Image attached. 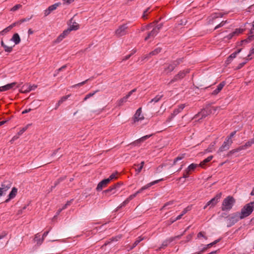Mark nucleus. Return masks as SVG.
<instances>
[{
  "mask_svg": "<svg viewBox=\"0 0 254 254\" xmlns=\"http://www.w3.org/2000/svg\"><path fill=\"white\" fill-rule=\"evenodd\" d=\"M254 210V201L246 204L242 209L239 213L241 217L244 219L250 215Z\"/></svg>",
  "mask_w": 254,
  "mask_h": 254,
  "instance_id": "obj_1",
  "label": "nucleus"
},
{
  "mask_svg": "<svg viewBox=\"0 0 254 254\" xmlns=\"http://www.w3.org/2000/svg\"><path fill=\"white\" fill-rule=\"evenodd\" d=\"M235 203V198L232 196H228L224 199L222 205L221 210L222 211L230 210Z\"/></svg>",
  "mask_w": 254,
  "mask_h": 254,
  "instance_id": "obj_2",
  "label": "nucleus"
},
{
  "mask_svg": "<svg viewBox=\"0 0 254 254\" xmlns=\"http://www.w3.org/2000/svg\"><path fill=\"white\" fill-rule=\"evenodd\" d=\"M182 62V60L181 59H177L175 61H172L170 64H166L164 65V70L162 72L163 74L167 75L169 73L173 71L175 68L178 66L180 63Z\"/></svg>",
  "mask_w": 254,
  "mask_h": 254,
  "instance_id": "obj_3",
  "label": "nucleus"
},
{
  "mask_svg": "<svg viewBox=\"0 0 254 254\" xmlns=\"http://www.w3.org/2000/svg\"><path fill=\"white\" fill-rule=\"evenodd\" d=\"M243 219L241 217L239 212L231 214L227 217L228 226H231L236 223L239 220Z\"/></svg>",
  "mask_w": 254,
  "mask_h": 254,
  "instance_id": "obj_4",
  "label": "nucleus"
},
{
  "mask_svg": "<svg viewBox=\"0 0 254 254\" xmlns=\"http://www.w3.org/2000/svg\"><path fill=\"white\" fill-rule=\"evenodd\" d=\"M123 185L122 182H118L115 184L114 185L111 186L107 190H105L103 192L107 196H109L112 194L116 193L117 190H118L119 188Z\"/></svg>",
  "mask_w": 254,
  "mask_h": 254,
  "instance_id": "obj_5",
  "label": "nucleus"
},
{
  "mask_svg": "<svg viewBox=\"0 0 254 254\" xmlns=\"http://www.w3.org/2000/svg\"><path fill=\"white\" fill-rule=\"evenodd\" d=\"M190 71V69H186L185 70L180 71L178 74L175 75L174 77L170 80L169 84L170 85L175 82L183 79L186 76V74L189 73Z\"/></svg>",
  "mask_w": 254,
  "mask_h": 254,
  "instance_id": "obj_6",
  "label": "nucleus"
},
{
  "mask_svg": "<svg viewBox=\"0 0 254 254\" xmlns=\"http://www.w3.org/2000/svg\"><path fill=\"white\" fill-rule=\"evenodd\" d=\"M128 28L127 24V23L121 25L115 31V35L118 37L124 36L128 33Z\"/></svg>",
  "mask_w": 254,
  "mask_h": 254,
  "instance_id": "obj_7",
  "label": "nucleus"
},
{
  "mask_svg": "<svg viewBox=\"0 0 254 254\" xmlns=\"http://www.w3.org/2000/svg\"><path fill=\"white\" fill-rule=\"evenodd\" d=\"M254 144V139H253V138H252V139H250V140H249L248 142H247L245 144V145L241 146L237 149H233V150H232L230 151H229V153H228L227 155L230 156L232 154H233L235 152H239V151H241V150L245 149L251 146Z\"/></svg>",
  "mask_w": 254,
  "mask_h": 254,
  "instance_id": "obj_8",
  "label": "nucleus"
},
{
  "mask_svg": "<svg viewBox=\"0 0 254 254\" xmlns=\"http://www.w3.org/2000/svg\"><path fill=\"white\" fill-rule=\"evenodd\" d=\"M12 183L9 181H4L0 188V197L4 195L5 192L11 187Z\"/></svg>",
  "mask_w": 254,
  "mask_h": 254,
  "instance_id": "obj_9",
  "label": "nucleus"
},
{
  "mask_svg": "<svg viewBox=\"0 0 254 254\" xmlns=\"http://www.w3.org/2000/svg\"><path fill=\"white\" fill-rule=\"evenodd\" d=\"M37 87V86L34 84L31 85L29 84H25L22 86L20 90V92L24 93H28L32 90H35Z\"/></svg>",
  "mask_w": 254,
  "mask_h": 254,
  "instance_id": "obj_10",
  "label": "nucleus"
},
{
  "mask_svg": "<svg viewBox=\"0 0 254 254\" xmlns=\"http://www.w3.org/2000/svg\"><path fill=\"white\" fill-rule=\"evenodd\" d=\"M222 192L217 193L213 198L207 202V205H210V208L214 206L221 197Z\"/></svg>",
  "mask_w": 254,
  "mask_h": 254,
  "instance_id": "obj_11",
  "label": "nucleus"
},
{
  "mask_svg": "<svg viewBox=\"0 0 254 254\" xmlns=\"http://www.w3.org/2000/svg\"><path fill=\"white\" fill-rule=\"evenodd\" d=\"M254 21H253V24L252 25V27L251 28L250 30V32H249V34L250 35L248 37L244 40H242V43H249L253 40H254V35H253V34L254 33Z\"/></svg>",
  "mask_w": 254,
  "mask_h": 254,
  "instance_id": "obj_12",
  "label": "nucleus"
},
{
  "mask_svg": "<svg viewBox=\"0 0 254 254\" xmlns=\"http://www.w3.org/2000/svg\"><path fill=\"white\" fill-rule=\"evenodd\" d=\"M144 119V117L142 115H141V108H138L135 113L133 117V121L134 122H138L140 120H143Z\"/></svg>",
  "mask_w": 254,
  "mask_h": 254,
  "instance_id": "obj_13",
  "label": "nucleus"
},
{
  "mask_svg": "<svg viewBox=\"0 0 254 254\" xmlns=\"http://www.w3.org/2000/svg\"><path fill=\"white\" fill-rule=\"evenodd\" d=\"M70 33V30H65L55 40V42L56 43H60L62 41L67 35Z\"/></svg>",
  "mask_w": 254,
  "mask_h": 254,
  "instance_id": "obj_14",
  "label": "nucleus"
},
{
  "mask_svg": "<svg viewBox=\"0 0 254 254\" xmlns=\"http://www.w3.org/2000/svg\"><path fill=\"white\" fill-rule=\"evenodd\" d=\"M163 180V179H159V180H155V181H153V182H152L151 183H149L148 184H147L146 185L142 187L141 189H140L137 191V192L139 193L141 192L143 190H146V189L149 188L151 186H153V185H154L155 184H156L158 182H159L160 181H162Z\"/></svg>",
  "mask_w": 254,
  "mask_h": 254,
  "instance_id": "obj_15",
  "label": "nucleus"
},
{
  "mask_svg": "<svg viewBox=\"0 0 254 254\" xmlns=\"http://www.w3.org/2000/svg\"><path fill=\"white\" fill-rule=\"evenodd\" d=\"M158 33L156 30L153 28L150 31L148 32L146 37L144 39L145 41H147L149 39H153Z\"/></svg>",
  "mask_w": 254,
  "mask_h": 254,
  "instance_id": "obj_16",
  "label": "nucleus"
},
{
  "mask_svg": "<svg viewBox=\"0 0 254 254\" xmlns=\"http://www.w3.org/2000/svg\"><path fill=\"white\" fill-rule=\"evenodd\" d=\"M17 193V189L15 188V187H13L12 189V190L11 191H10V192L9 193V194H8V198L6 199L5 201H4V202L5 203H7L8 202L10 199L14 198L16 195Z\"/></svg>",
  "mask_w": 254,
  "mask_h": 254,
  "instance_id": "obj_17",
  "label": "nucleus"
},
{
  "mask_svg": "<svg viewBox=\"0 0 254 254\" xmlns=\"http://www.w3.org/2000/svg\"><path fill=\"white\" fill-rule=\"evenodd\" d=\"M231 144H230V142H228L227 140L225 141L222 146L219 148L218 152H221L229 149L230 146Z\"/></svg>",
  "mask_w": 254,
  "mask_h": 254,
  "instance_id": "obj_18",
  "label": "nucleus"
},
{
  "mask_svg": "<svg viewBox=\"0 0 254 254\" xmlns=\"http://www.w3.org/2000/svg\"><path fill=\"white\" fill-rule=\"evenodd\" d=\"M16 84V82H14L11 83L7 84L5 85L1 86L0 87V92L8 90L14 87Z\"/></svg>",
  "mask_w": 254,
  "mask_h": 254,
  "instance_id": "obj_19",
  "label": "nucleus"
},
{
  "mask_svg": "<svg viewBox=\"0 0 254 254\" xmlns=\"http://www.w3.org/2000/svg\"><path fill=\"white\" fill-rule=\"evenodd\" d=\"M108 183H109V180H107V179H104L98 184L97 187L96 188L97 190L99 191L102 190L103 188L106 186V185Z\"/></svg>",
  "mask_w": 254,
  "mask_h": 254,
  "instance_id": "obj_20",
  "label": "nucleus"
},
{
  "mask_svg": "<svg viewBox=\"0 0 254 254\" xmlns=\"http://www.w3.org/2000/svg\"><path fill=\"white\" fill-rule=\"evenodd\" d=\"M225 85V83L223 81L219 83L217 86V87L216 89H215L212 93V95H217L218 93H219L221 90L222 89L224 85Z\"/></svg>",
  "mask_w": 254,
  "mask_h": 254,
  "instance_id": "obj_21",
  "label": "nucleus"
},
{
  "mask_svg": "<svg viewBox=\"0 0 254 254\" xmlns=\"http://www.w3.org/2000/svg\"><path fill=\"white\" fill-rule=\"evenodd\" d=\"M220 241V239L216 240L214 241L213 242L207 245L205 247H204L197 254H201V253L205 252L208 248H209L213 246L216 244L217 243H218Z\"/></svg>",
  "mask_w": 254,
  "mask_h": 254,
  "instance_id": "obj_22",
  "label": "nucleus"
},
{
  "mask_svg": "<svg viewBox=\"0 0 254 254\" xmlns=\"http://www.w3.org/2000/svg\"><path fill=\"white\" fill-rule=\"evenodd\" d=\"M223 14L220 12L214 13L211 16V18L209 19V23H212L213 20L219 17H222Z\"/></svg>",
  "mask_w": 254,
  "mask_h": 254,
  "instance_id": "obj_23",
  "label": "nucleus"
},
{
  "mask_svg": "<svg viewBox=\"0 0 254 254\" xmlns=\"http://www.w3.org/2000/svg\"><path fill=\"white\" fill-rule=\"evenodd\" d=\"M186 105L185 104H180L178 106V108L177 109H175L173 112L172 113L174 115H175V116H176L177 115H178L179 113L181 112L184 109V108L185 107Z\"/></svg>",
  "mask_w": 254,
  "mask_h": 254,
  "instance_id": "obj_24",
  "label": "nucleus"
},
{
  "mask_svg": "<svg viewBox=\"0 0 254 254\" xmlns=\"http://www.w3.org/2000/svg\"><path fill=\"white\" fill-rule=\"evenodd\" d=\"M11 40L14 42L15 45L18 44L20 42V38L18 33L13 34Z\"/></svg>",
  "mask_w": 254,
  "mask_h": 254,
  "instance_id": "obj_25",
  "label": "nucleus"
},
{
  "mask_svg": "<svg viewBox=\"0 0 254 254\" xmlns=\"http://www.w3.org/2000/svg\"><path fill=\"white\" fill-rule=\"evenodd\" d=\"M121 238V236H118L115 237H112V238L110 239V240L106 242L102 246V248L106 246L107 245L110 244L111 242L113 241H117Z\"/></svg>",
  "mask_w": 254,
  "mask_h": 254,
  "instance_id": "obj_26",
  "label": "nucleus"
},
{
  "mask_svg": "<svg viewBox=\"0 0 254 254\" xmlns=\"http://www.w3.org/2000/svg\"><path fill=\"white\" fill-rule=\"evenodd\" d=\"M213 158V156H208L207 158H206V159H205L203 161H202L201 162H200V163L199 164V166L203 168L204 167L205 164L210 162Z\"/></svg>",
  "mask_w": 254,
  "mask_h": 254,
  "instance_id": "obj_27",
  "label": "nucleus"
},
{
  "mask_svg": "<svg viewBox=\"0 0 254 254\" xmlns=\"http://www.w3.org/2000/svg\"><path fill=\"white\" fill-rule=\"evenodd\" d=\"M173 241H174V238H169L165 241H164L162 244L161 247H160V249H163L165 247H167L169 244H170L171 242H172Z\"/></svg>",
  "mask_w": 254,
  "mask_h": 254,
  "instance_id": "obj_28",
  "label": "nucleus"
},
{
  "mask_svg": "<svg viewBox=\"0 0 254 254\" xmlns=\"http://www.w3.org/2000/svg\"><path fill=\"white\" fill-rule=\"evenodd\" d=\"M152 135H145L142 137H141L140 138L136 140V141H135L133 143V144H137L138 143H140L142 142H143L146 139L149 138Z\"/></svg>",
  "mask_w": 254,
  "mask_h": 254,
  "instance_id": "obj_29",
  "label": "nucleus"
},
{
  "mask_svg": "<svg viewBox=\"0 0 254 254\" xmlns=\"http://www.w3.org/2000/svg\"><path fill=\"white\" fill-rule=\"evenodd\" d=\"M128 98L127 97V96L126 95L125 97H124L123 98H122L120 99V100H119L117 102V106H122L124 103L127 102V101Z\"/></svg>",
  "mask_w": 254,
  "mask_h": 254,
  "instance_id": "obj_30",
  "label": "nucleus"
},
{
  "mask_svg": "<svg viewBox=\"0 0 254 254\" xmlns=\"http://www.w3.org/2000/svg\"><path fill=\"white\" fill-rule=\"evenodd\" d=\"M79 28V25L76 22H73L72 24L70 25L69 27L67 29V30H70V32L72 30H76Z\"/></svg>",
  "mask_w": 254,
  "mask_h": 254,
  "instance_id": "obj_31",
  "label": "nucleus"
},
{
  "mask_svg": "<svg viewBox=\"0 0 254 254\" xmlns=\"http://www.w3.org/2000/svg\"><path fill=\"white\" fill-rule=\"evenodd\" d=\"M241 51V49H239L237 51H236V52H235L234 53H232V54H231L228 58V60L229 61H231V60H232L233 59L235 58L237 55L238 54H239Z\"/></svg>",
  "mask_w": 254,
  "mask_h": 254,
  "instance_id": "obj_32",
  "label": "nucleus"
},
{
  "mask_svg": "<svg viewBox=\"0 0 254 254\" xmlns=\"http://www.w3.org/2000/svg\"><path fill=\"white\" fill-rule=\"evenodd\" d=\"M163 97V94H162V95H157L153 99H152L149 102V103H152V102L157 103V102H159L161 99V98Z\"/></svg>",
  "mask_w": 254,
  "mask_h": 254,
  "instance_id": "obj_33",
  "label": "nucleus"
},
{
  "mask_svg": "<svg viewBox=\"0 0 254 254\" xmlns=\"http://www.w3.org/2000/svg\"><path fill=\"white\" fill-rule=\"evenodd\" d=\"M199 165L197 164L192 163L190 165L187 169H188V171L191 172V171H193L195 170V169Z\"/></svg>",
  "mask_w": 254,
  "mask_h": 254,
  "instance_id": "obj_34",
  "label": "nucleus"
},
{
  "mask_svg": "<svg viewBox=\"0 0 254 254\" xmlns=\"http://www.w3.org/2000/svg\"><path fill=\"white\" fill-rule=\"evenodd\" d=\"M144 239V238L141 237H139L136 240V241L133 244L132 246L130 248V249H132L135 248L141 241H142Z\"/></svg>",
  "mask_w": 254,
  "mask_h": 254,
  "instance_id": "obj_35",
  "label": "nucleus"
},
{
  "mask_svg": "<svg viewBox=\"0 0 254 254\" xmlns=\"http://www.w3.org/2000/svg\"><path fill=\"white\" fill-rule=\"evenodd\" d=\"M161 50H162V48H159V47L157 48L154 50H153V51L149 53V56H154V55H157L158 54H159V53L161 52Z\"/></svg>",
  "mask_w": 254,
  "mask_h": 254,
  "instance_id": "obj_36",
  "label": "nucleus"
},
{
  "mask_svg": "<svg viewBox=\"0 0 254 254\" xmlns=\"http://www.w3.org/2000/svg\"><path fill=\"white\" fill-rule=\"evenodd\" d=\"M190 173V171H188V169H186L183 173V177H180L178 180L180 181L182 179V178H188L189 177Z\"/></svg>",
  "mask_w": 254,
  "mask_h": 254,
  "instance_id": "obj_37",
  "label": "nucleus"
},
{
  "mask_svg": "<svg viewBox=\"0 0 254 254\" xmlns=\"http://www.w3.org/2000/svg\"><path fill=\"white\" fill-rule=\"evenodd\" d=\"M185 156V154H182L181 155L179 156H178L177 157H176V158L174 159V160L173 164V165H175V164H176V163H177V162H178V161L181 160L182 159H183V158H184Z\"/></svg>",
  "mask_w": 254,
  "mask_h": 254,
  "instance_id": "obj_38",
  "label": "nucleus"
},
{
  "mask_svg": "<svg viewBox=\"0 0 254 254\" xmlns=\"http://www.w3.org/2000/svg\"><path fill=\"white\" fill-rule=\"evenodd\" d=\"M99 90H96L93 93H89V94H87L85 97H84L83 99V101H85L87 100L88 98L92 97L96 93L98 92Z\"/></svg>",
  "mask_w": 254,
  "mask_h": 254,
  "instance_id": "obj_39",
  "label": "nucleus"
},
{
  "mask_svg": "<svg viewBox=\"0 0 254 254\" xmlns=\"http://www.w3.org/2000/svg\"><path fill=\"white\" fill-rule=\"evenodd\" d=\"M236 133V131L232 132L230 135L228 137V138L226 139L228 142H230V144L232 143V140H231V138L235 135Z\"/></svg>",
  "mask_w": 254,
  "mask_h": 254,
  "instance_id": "obj_40",
  "label": "nucleus"
},
{
  "mask_svg": "<svg viewBox=\"0 0 254 254\" xmlns=\"http://www.w3.org/2000/svg\"><path fill=\"white\" fill-rule=\"evenodd\" d=\"M245 29L242 28H237L234 32L235 33L236 36L239 35L240 34L242 33L244 31Z\"/></svg>",
  "mask_w": 254,
  "mask_h": 254,
  "instance_id": "obj_41",
  "label": "nucleus"
},
{
  "mask_svg": "<svg viewBox=\"0 0 254 254\" xmlns=\"http://www.w3.org/2000/svg\"><path fill=\"white\" fill-rule=\"evenodd\" d=\"M176 221L175 218H171L169 220L165 222V225L167 226H169L171 225L172 223Z\"/></svg>",
  "mask_w": 254,
  "mask_h": 254,
  "instance_id": "obj_42",
  "label": "nucleus"
},
{
  "mask_svg": "<svg viewBox=\"0 0 254 254\" xmlns=\"http://www.w3.org/2000/svg\"><path fill=\"white\" fill-rule=\"evenodd\" d=\"M61 4L60 3H56L54 4H53L49 7V8L52 10V11H53L57 9V8Z\"/></svg>",
  "mask_w": 254,
  "mask_h": 254,
  "instance_id": "obj_43",
  "label": "nucleus"
},
{
  "mask_svg": "<svg viewBox=\"0 0 254 254\" xmlns=\"http://www.w3.org/2000/svg\"><path fill=\"white\" fill-rule=\"evenodd\" d=\"M22 7V5L20 4H16L14 5L13 7H12L10 9V11H15L18 9Z\"/></svg>",
  "mask_w": 254,
  "mask_h": 254,
  "instance_id": "obj_44",
  "label": "nucleus"
},
{
  "mask_svg": "<svg viewBox=\"0 0 254 254\" xmlns=\"http://www.w3.org/2000/svg\"><path fill=\"white\" fill-rule=\"evenodd\" d=\"M70 95L63 96L59 100V102L62 104L69 97Z\"/></svg>",
  "mask_w": 254,
  "mask_h": 254,
  "instance_id": "obj_45",
  "label": "nucleus"
},
{
  "mask_svg": "<svg viewBox=\"0 0 254 254\" xmlns=\"http://www.w3.org/2000/svg\"><path fill=\"white\" fill-rule=\"evenodd\" d=\"M12 46H10V47H8L7 46H6V45H5L3 48H4V50L5 51V52H8V53H10L12 50Z\"/></svg>",
  "mask_w": 254,
  "mask_h": 254,
  "instance_id": "obj_46",
  "label": "nucleus"
},
{
  "mask_svg": "<svg viewBox=\"0 0 254 254\" xmlns=\"http://www.w3.org/2000/svg\"><path fill=\"white\" fill-rule=\"evenodd\" d=\"M162 27H163V24L162 23H160V24H157L156 26H155L153 28L155 30H156V31L158 33H159V32L160 31L161 29L162 28Z\"/></svg>",
  "mask_w": 254,
  "mask_h": 254,
  "instance_id": "obj_47",
  "label": "nucleus"
},
{
  "mask_svg": "<svg viewBox=\"0 0 254 254\" xmlns=\"http://www.w3.org/2000/svg\"><path fill=\"white\" fill-rule=\"evenodd\" d=\"M10 27H7L6 28H5V29H4L3 30H2L0 32V34L2 35H4L5 33H7L8 32H9L11 29H10Z\"/></svg>",
  "mask_w": 254,
  "mask_h": 254,
  "instance_id": "obj_48",
  "label": "nucleus"
},
{
  "mask_svg": "<svg viewBox=\"0 0 254 254\" xmlns=\"http://www.w3.org/2000/svg\"><path fill=\"white\" fill-rule=\"evenodd\" d=\"M117 173H113L112 174V175H111L110 176V177L107 179V180H109V183L113 179H116L117 178Z\"/></svg>",
  "mask_w": 254,
  "mask_h": 254,
  "instance_id": "obj_49",
  "label": "nucleus"
},
{
  "mask_svg": "<svg viewBox=\"0 0 254 254\" xmlns=\"http://www.w3.org/2000/svg\"><path fill=\"white\" fill-rule=\"evenodd\" d=\"M28 125L26 126V127L22 128L18 132V135H21L28 128Z\"/></svg>",
  "mask_w": 254,
  "mask_h": 254,
  "instance_id": "obj_50",
  "label": "nucleus"
},
{
  "mask_svg": "<svg viewBox=\"0 0 254 254\" xmlns=\"http://www.w3.org/2000/svg\"><path fill=\"white\" fill-rule=\"evenodd\" d=\"M226 23H227V21H222L220 23L217 25L214 28L215 30L218 29L220 27L223 26Z\"/></svg>",
  "mask_w": 254,
  "mask_h": 254,
  "instance_id": "obj_51",
  "label": "nucleus"
},
{
  "mask_svg": "<svg viewBox=\"0 0 254 254\" xmlns=\"http://www.w3.org/2000/svg\"><path fill=\"white\" fill-rule=\"evenodd\" d=\"M251 58H248L246 61L243 62V63H240L238 66H237V69H240L247 62V61H248L249 60H250Z\"/></svg>",
  "mask_w": 254,
  "mask_h": 254,
  "instance_id": "obj_52",
  "label": "nucleus"
},
{
  "mask_svg": "<svg viewBox=\"0 0 254 254\" xmlns=\"http://www.w3.org/2000/svg\"><path fill=\"white\" fill-rule=\"evenodd\" d=\"M189 228H190V227H188L187 228V229L186 230H185L184 231V232H183L182 234H181V235H178V236H175V237H171L170 238H174V240H175L176 239H180V238L182 237V236H183V235L185 234V233H186V232L187 231V230L188 229H189Z\"/></svg>",
  "mask_w": 254,
  "mask_h": 254,
  "instance_id": "obj_53",
  "label": "nucleus"
},
{
  "mask_svg": "<svg viewBox=\"0 0 254 254\" xmlns=\"http://www.w3.org/2000/svg\"><path fill=\"white\" fill-rule=\"evenodd\" d=\"M49 232V231H46L43 233V236H42V238L41 239V241L39 243L38 242V244L41 245L43 243L44 238L48 235Z\"/></svg>",
  "mask_w": 254,
  "mask_h": 254,
  "instance_id": "obj_54",
  "label": "nucleus"
},
{
  "mask_svg": "<svg viewBox=\"0 0 254 254\" xmlns=\"http://www.w3.org/2000/svg\"><path fill=\"white\" fill-rule=\"evenodd\" d=\"M204 112L205 111H202L200 113H198V114L196 115L195 116V118H197L200 116H201V119H202L203 118H205L206 117V115L204 114Z\"/></svg>",
  "mask_w": 254,
  "mask_h": 254,
  "instance_id": "obj_55",
  "label": "nucleus"
},
{
  "mask_svg": "<svg viewBox=\"0 0 254 254\" xmlns=\"http://www.w3.org/2000/svg\"><path fill=\"white\" fill-rule=\"evenodd\" d=\"M149 9H150V8L148 7L144 11L143 14L142 16V18H143L144 19H146L147 18V12H148V10Z\"/></svg>",
  "mask_w": 254,
  "mask_h": 254,
  "instance_id": "obj_56",
  "label": "nucleus"
},
{
  "mask_svg": "<svg viewBox=\"0 0 254 254\" xmlns=\"http://www.w3.org/2000/svg\"><path fill=\"white\" fill-rule=\"evenodd\" d=\"M89 80V79H86V80H85V81H82V82H80V83H78V84H75V85H74L73 86V87L81 86H82V85H84V84H85V83L87 82V81L88 80Z\"/></svg>",
  "mask_w": 254,
  "mask_h": 254,
  "instance_id": "obj_57",
  "label": "nucleus"
},
{
  "mask_svg": "<svg viewBox=\"0 0 254 254\" xmlns=\"http://www.w3.org/2000/svg\"><path fill=\"white\" fill-rule=\"evenodd\" d=\"M138 193H139L137 191L135 193L130 195L127 198V199L130 201L133 198H134L137 195V194Z\"/></svg>",
  "mask_w": 254,
  "mask_h": 254,
  "instance_id": "obj_58",
  "label": "nucleus"
},
{
  "mask_svg": "<svg viewBox=\"0 0 254 254\" xmlns=\"http://www.w3.org/2000/svg\"><path fill=\"white\" fill-rule=\"evenodd\" d=\"M176 116L175 115H174L173 113H172L170 116L169 117L167 118V120H166V122H170V121H171Z\"/></svg>",
  "mask_w": 254,
  "mask_h": 254,
  "instance_id": "obj_59",
  "label": "nucleus"
},
{
  "mask_svg": "<svg viewBox=\"0 0 254 254\" xmlns=\"http://www.w3.org/2000/svg\"><path fill=\"white\" fill-rule=\"evenodd\" d=\"M129 201L127 198L125 201H124L121 204L120 208L124 207L126 206L127 204L128 203Z\"/></svg>",
  "mask_w": 254,
  "mask_h": 254,
  "instance_id": "obj_60",
  "label": "nucleus"
},
{
  "mask_svg": "<svg viewBox=\"0 0 254 254\" xmlns=\"http://www.w3.org/2000/svg\"><path fill=\"white\" fill-rule=\"evenodd\" d=\"M197 237L198 238H200L201 237H204L205 239H207V237L204 236V232H200L197 234Z\"/></svg>",
  "mask_w": 254,
  "mask_h": 254,
  "instance_id": "obj_61",
  "label": "nucleus"
},
{
  "mask_svg": "<svg viewBox=\"0 0 254 254\" xmlns=\"http://www.w3.org/2000/svg\"><path fill=\"white\" fill-rule=\"evenodd\" d=\"M174 203V201H170L169 202H167V203H166L164 206H163V207L162 208V209H163L165 207H166L167 206H169V205H172Z\"/></svg>",
  "mask_w": 254,
  "mask_h": 254,
  "instance_id": "obj_62",
  "label": "nucleus"
},
{
  "mask_svg": "<svg viewBox=\"0 0 254 254\" xmlns=\"http://www.w3.org/2000/svg\"><path fill=\"white\" fill-rule=\"evenodd\" d=\"M236 35L234 32L230 33L226 38H227L228 40H230L232 39L234 36H235Z\"/></svg>",
  "mask_w": 254,
  "mask_h": 254,
  "instance_id": "obj_63",
  "label": "nucleus"
},
{
  "mask_svg": "<svg viewBox=\"0 0 254 254\" xmlns=\"http://www.w3.org/2000/svg\"><path fill=\"white\" fill-rule=\"evenodd\" d=\"M40 237V235H39V234H37L35 236V238H34V240L35 241H36L37 243H39L41 241V239H40L39 238Z\"/></svg>",
  "mask_w": 254,
  "mask_h": 254,
  "instance_id": "obj_64",
  "label": "nucleus"
}]
</instances>
